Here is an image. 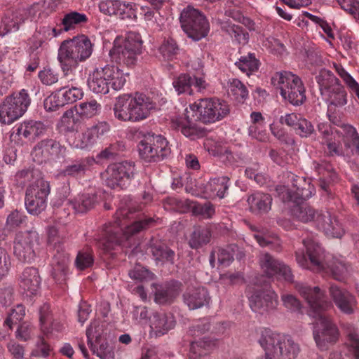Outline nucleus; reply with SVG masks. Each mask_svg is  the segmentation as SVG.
I'll use <instances>...</instances> for the list:
<instances>
[{"instance_id": "1", "label": "nucleus", "mask_w": 359, "mask_h": 359, "mask_svg": "<svg viewBox=\"0 0 359 359\" xmlns=\"http://www.w3.org/2000/svg\"><path fill=\"white\" fill-rule=\"evenodd\" d=\"M295 289L308 303L309 315L316 319L313 337L317 346L323 349L326 343L336 342L339 330L325 313L332 307V303L325 299L323 292L318 287H312L300 283L295 285Z\"/></svg>"}, {"instance_id": "2", "label": "nucleus", "mask_w": 359, "mask_h": 359, "mask_svg": "<svg viewBox=\"0 0 359 359\" xmlns=\"http://www.w3.org/2000/svg\"><path fill=\"white\" fill-rule=\"evenodd\" d=\"M306 254L296 252V259L302 267L316 272L329 270L333 278L342 281L348 276L351 268L341 258L325 255L321 246L313 239L303 241Z\"/></svg>"}, {"instance_id": "3", "label": "nucleus", "mask_w": 359, "mask_h": 359, "mask_svg": "<svg viewBox=\"0 0 359 359\" xmlns=\"http://www.w3.org/2000/svg\"><path fill=\"white\" fill-rule=\"evenodd\" d=\"M131 213L129 209L123 208L117 210L114 223L106 224L97 240L99 248L108 252L115 246L121 244L124 238L128 239L130 236L149 228L154 222L152 218H147L127 224L128 215Z\"/></svg>"}, {"instance_id": "4", "label": "nucleus", "mask_w": 359, "mask_h": 359, "mask_svg": "<svg viewBox=\"0 0 359 359\" xmlns=\"http://www.w3.org/2000/svg\"><path fill=\"white\" fill-rule=\"evenodd\" d=\"M93 45L85 35L63 41L59 48L57 59L62 71L69 81H74V73L80 62L92 54Z\"/></svg>"}, {"instance_id": "5", "label": "nucleus", "mask_w": 359, "mask_h": 359, "mask_svg": "<svg viewBox=\"0 0 359 359\" xmlns=\"http://www.w3.org/2000/svg\"><path fill=\"white\" fill-rule=\"evenodd\" d=\"M257 341L264 352L265 359H295L299 346L289 337L263 328L258 332Z\"/></svg>"}, {"instance_id": "6", "label": "nucleus", "mask_w": 359, "mask_h": 359, "mask_svg": "<svg viewBox=\"0 0 359 359\" xmlns=\"http://www.w3.org/2000/svg\"><path fill=\"white\" fill-rule=\"evenodd\" d=\"M128 75L114 65L97 67L88 76V86L94 93L106 95L110 88L114 90L122 89Z\"/></svg>"}, {"instance_id": "7", "label": "nucleus", "mask_w": 359, "mask_h": 359, "mask_svg": "<svg viewBox=\"0 0 359 359\" xmlns=\"http://www.w3.org/2000/svg\"><path fill=\"white\" fill-rule=\"evenodd\" d=\"M18 176L32 179L33 182L26 190L25 203L28 212L34 215H39L46 208L47 197L50 193L48 182L42 178L38 171L22 170Z\"/></svg>"}, {"instance_id": "8", "label": "nucleus", "mask_w": 359, "mask_h": 359, "mask_svg": "<svg viewBox=\"0 0 359 359\" xmlns=\"http://www.w3.org/2000/svg\"><path fill=\"white\" fill-rule=\"evenodd\" d=\"M320 90L328 106V111H335L348 103V93L339 80L330 71H322L317 77Z\"/></svg>"}, {"instance_id": "9", "label": "nucleus", "mask_w": 359, "mask_h": 359, "mask_svg": "<svg viewBox=\"0 0 359 359\" xmlns=\"http://www.w3.org/2000/svg\"><path fill=\"white\" fill-rule=\"evenodd\" d=\"M142 41L139 34L128 32L124 39L116 38L110 50L111 58L118 64L134 66L141 53Z\"/></svg>"}, {"instance_id": "10", "label": "nucleus", "mask_w": 359, "mask_h": 359, "mask_svg": "<svg viewBox=\"0 0 359 359\" xmlns=\"http://www.w3.org/2000/svg\"><path fill=\"white\" fill-rule=\"evenodd\" d=\"M283 98L293 105L302 104L305 99V88L301 79L290 72H277L271 79Z\"/></svg>"}, {"instance_id": "11", "label": "nucleus", "mask_w": 359, "mask_h": 359, "mask_svg": "<svg viewBox=\"0 0 359 359\" xmlns=\"http://www.w3.org/2000/svg\"><path fill=\"white\" fill-rule=\"evenodd\" d=\"M189 109L196 113L197 119L204 123L219 121L230 112L229 104L215 97L199 99L189 105Z\"/></svg>"}, {"instance_id": "12", "label": "nucleus", "mask_w": 359, "mask_h": 359, "mask_svg": "<svg viewBox=\"0 0 359 359\" xmlns=\"http://www.w3.org/2000/svg\"><path fill=\"white\" fill-rule=\"evenodd\" d=\"M135 170L133 162L125 161L109 165L100 176L107 187L123 189L130 184Z\"/></svg>"}, {"instance_id": "13", "label": "nucleus", "mask_w": 359, "mask_h": 359, "mask_svg": "<svg viewBox=\"0 0 359 359\" xmlns=\"http://www.w3.org/2000/svg\"><path fill=\"white\" fill-rule=\"evenodd\" d=\"M30 102L29 94L25 89L7 97L0 106V121L4 124H11L25 114Z\"/></svg>"}, {"instance_id": "14", "label": "nucleus", "mask_w": 359, "mask_h": 359, "mask_svg": "<svg viewBox=\"0 0 359 359\" xmlns=\"http://www.w3.org/2000/svg\"><path fill=\"white\" fill-rule=\"evenodd\" d=\"M140 156L147 162L163 160L170 154L168 142L162 135H149L138 144Z\"/></svg>"}, {"instance_id": "15", "label": "nucleus", "mask_w": 359, "mask_h": 359, "mask_svg": "<svg viewBox=\"0 0 359 359\" xmlns=\"http://www.w3.org/2000/svg\"><path fill=\"white\" fill-rule=\"evenodd\" d=\"M110 130V126L106 121H100L86 128L83 133H74L67 137L68 142L73 147L88 149L94 145L98 140L102 139Z\"/></svg>"}, {"instance_id": "16", "label": "nucleus", "mask_w": 359, "mask_h": 359, "mask_svg": "<svg viewBox=\"0 0 359 359\" xmlns=\"http://www.w3.org/2000/svg\"><path fill=\"white\" fill-rule=\"evenodd\" d=\"M39 244V237L36 231H20L14 241V255L20 262H32L35 259V247Z\"/></svg>"}, {"instance_id": "17", "label": "nucleus", "mask_w": 359, "mask_h": 359, "mask_svg": "<svg viewBox=\"0 0 359 359\" xmlns=\"http://www.w3.org/2000/svg\"><path fill=\"white\" fill-rule=\"evenodd\" d=\"M292 189L285 186H278L276 191L283 201H293L299 203L302 201L311 198L315 191V189L310 183L303 177L292 175Z\"/></svg>"}, {"instance_id": "18", "label": "nucleus", "mask_w": 359, "mask_h": 359, "mask_svg": "<svg viewBox=\"0 0 359 359\" xmlns=\"http://www.w3.org/2000/svg\"><path fill=\"white\" fill-rule=\"evenodd\" d=\"M66 154V147L54 140H44L34 147L32 156L34 161L42 163L48 160H53L64 157Z\"/></svg>"}, {"instance_id": "19", "label": "nucleus", "mask_w": 359, "mask_h": 359, "mask_svg": "<svg viewBox=\"0 0 359 359\" xmlns=\"http://www.w3.org/2000/svg\"><path fill=\"white\" fill-rule=\"evenodd\" d=\"M259 263L262 271L269 277L278 276L287 281L293 279L290 269L269 253H262L259 257Z\"/></svg>"}, {"instance_id": "20", "label": "nucleus", "mask_w": 359, "mask_h": 359, "mask_svg": "<svg viewBox=\"0 0 359 359\" xmlns=\"http://www.w3.org/2000/svg\"><path fill=\"white\" fill-rule=\"evenodd\" d=\"M132 109V123L139 122L147 118L156 107L155 102L149 96L143 93L130 94Z\"/></svg>"}, {"instance_id": "21", "label": "nucleus", "mask_w": 359, "mask_h": 359, "mask_svg": "<svg viewBox=\"0 0 359 359\" xmlns=\"http://www.w3.org/2000/svg\"><path fill=\"white\" fill-rule=\"evenodd\" d=\"M278 294L270 289L256 291L249 297L252 311L263 313L276 309L278 304Z\"/></svg>"}, {"instance_id": "22", "label": "nucleus", "mask_w": 359, "mask_h": 359, "mask_svg": "<svg viewBox=\"0 0 359 359\" xmlns=\"http://www.w3.org/2000/svg\"><path fill=\"white\" fill-rule=\"evenodd\" d=\"M315 224L318 229L329 237L341 238L345 232L342 224L330 211L318 213Z\"/></svg>"}, {"instance_id": "23", "label": "nucleus", "mask_w": 359, "mask_h": 359, "mask_svg": "<svg viewBox=\"0 0 359 359\" xmlns=\"http://www.w3.org/2000/svg\"><path fill=\"white\" fill-rule=\"evenodd\" d=\"M191 111L186 108L183 114L172 118L171 120V126L178 130L186 137L194 140L202 137L204 135V130L197 127L189 116Z\"/></svg>"}, {"instance_id": "24", "label": "nucleus", "mask_w": 359, "mask_h": 359, "mask_svg": "<svg viewBox=\"0 0 359 359\" xmlns=\"http://www.w3.org/2000/svg\"><path fill=\"white\" fill-rule=\"evenodd\" d=\"M41 278L34 267L25 268L19 278V287L27 297L36 296L41 288Z\"/></svg>"}, {"instance_id": "25", "label": "nucleus", "mask_w": 359, "mask_h": 359, "mask_svg": "<svg viewBox=\"0 0 359 359\" xmlns=\"http://www.w3.org/2000/svg\"><path fill=\"white\" fill-rule=\"evenodd\" d=\"M319 132L322 135V143L327 147L326 152L330 156H341L343 148L340 141V135L337 130L333 131L329 125H318Z\"/></svg>"}, {"instance_id": "26", "label": "nucleus", "mask_w": 359, "mask_h": 359, "mask_svg": "<svg viewBox=\"0 0 359 359\" xmlns=\"http://www.w3.org/2000/svg\"><path fill=\"white\" fill-rule=\"evenodd\" d=\"M330 292L336 306L341 312L346 314H352L354 312L356 300L349 292L342 290L337 286L332 285Z\"/></svg>"}, {"instance_id": "27", "label": "nucleus", "mask_w": 359, "mask_h": 359, "mask_svg": "<svg viewBox=\"0 0 359 359\" xmlns=\"http://www.w3.org/2000/svg\"><path fill=\"white\" fill-rule=\"evenodd\" d=\"M69 256L57 252L53 257L50 276L56 283H65L68 274Z\"/></svg>"}, {"instance_id": "28", "label": "nucleus", "mask_w": 359, "mask_h": 359, "mask_svg": "<svg viewBox=\"0 0 359 359\" xmlns=\"http://www.w3.org/2000/svg\"><path fill=\"white\" fill-rule=\"evenodd\" d=\"M39 324L41 332L44 334H51L53 332H60L63 329V325L54 320L48 304H43L39 310Z\"/></svg>"}, {"instance_id": "29", "label": "nucleus", "mask_w": 359, "mask_h": 359, "mask_svg": "<svg viewBox=\"0 0 359 359\" xmlns=\"http://www.w3.org/2000/svg\"><path fill=\"white\" fill-rule=\"evenodd\" d=\"M27 18V11H8L2 19L0 34L4 35L10 32L17 31Z\"/></svg>"}, {"instance_id": "30", "label": "nucleus", "mask_w": 359, "mask_h": 359, "mask_svg": "<svg viewBox=\"0 0 359 359\" xmlns=\"http://www.w3.org/2000/svg\"><path fill=\"white\" fill-rule=\"evenodd\" d=\"M208 290L203 287L189 288L184 294V301L191 309L201 308L209 303Z\"/></svg>"}, {"instance_id": "31", "label": "nucleus", "mask_w": 359, "mask_h": 359, "mask_svg": "<svg viewBox=\"0 0 359 359\" xmlns=\"http://www.w3.org/2000/svg\"><path fill=\"white\" fill-rule=\"evenodd\" d=\"M248 203L251 212L257 214H264L271 210L272 198L268 194L256 192L248 197Z\"/></svg>"}, {"instance_id": "32", "label": "nucleus", "mask_w": 359, "mask_h": 359, "mask_svg": "<svg viewBox=\"0 0 359 359\" xmlns=\"http://www.w3.org/2000/svg\"><path fill=\"white\" fill-rule=\"evenodd\" d=\"M175 325L174 316L171 313H156L151 320V328L156 335H163L172 329Z\"/></svg>"}, {"instance_id": "33", "label": "nucleus", "mask_w": 359, "mask_h": 359, "mask_svg": "<svg viewBox=\"0 0 359 359\" xmlns=\"http://www.w3.org/2000/svg\"><path fill=\"white\" fill-rule=\"evenodd\" d=\"M113 111L114 117L118 121L132 122L130 94H123L116 99Z\"/></svg>"}, {"instance_id": "34", "label": "nucleus", "mask_w": 359, "mask_h": 359, "mask_svg": "<svg viewBox=\"0 0 359 359\" xmlns=\"http://www.w3.org/2000/svg\"><path fill=\"white\" fill-rule=\"evenodd\" d=\"M215 346L214 341L205 338L191 344L189 359H209V354Z\"/></svg>"}, {"instance_id": "35", "label": "nucleus", "mask_w": 359, "mask_h": 359, "mask_svg": "<svg viewBox=\"0 0 359 359\" xmlns=\"http://www.w3.org/2000/svg\"><path fill=\"white\" fill-rule=\"evenodd\" d=\"M82 124L83 121L79 114L77 112L75 114L72 109H69L62 116L59 123V128L65 133H78V130Z\"/></svg>"}, {"instance_id": "36", "label": "nucleus", "mask_w": 359, "mask_h": 359, "mask_svg": "<svg viewBox=\"0 0 359 359\" xmlns=\"http://www.w3.org/2000/svg\"><path fill=\"white\" fill-rule=\"evenodd\" d=\"M313 165L315 170L320 175V186L321 189L328 192V183L334 182L337 179V173L334 171L332 165L327 162H314Z\"/></svg>"}, {"instance_id": "37", "label": "nucleus", "mask_w": 359, "mask_h": 359, "mask_svg": "<svg viewBox=\"0 0 359 359\" xmlns=\"http://www.w3.org/2000/svg\"><path fill=\"white\" fill-rule=\"evenodd\" d=\"M45 130V126L42 122L30 120L22 123L17 128L16 134L31 140L41 135Z\"/></svg>"}, {"instance_id": "38", "label": "nucleus", "mask_w": 359, "mask_h": 359, "mask_svg": "<svg viewBox=\"0 0 359 359\" xmlns=\"http://www.w3.org/2000/svg\"><path fill=\"white\" fill-rule=\"evenodd\" d=\"M229 179L226 177H219L217 178L210 179L205 187V193L208 197H219L222 198L224 197V194L228 189V182Z\"/></svg>"}, {"instance_id": "39", "label": "nucleus", "mask_w": 359, "mask_h": 359, "mask_svg": "<svg viewBox=\"0 0 359 359\" xmlns=\"http://www.w3.org/2000/svg\"><path fill=\"white\" fill-rule=\"evenodd\" d=\"M210 30V25L205 16L202 14L194 24H193L189 29H187L184 32L189 38L195 41H199L205 37Z\"/></svg>"}, {"instance_id": "40", "label": "nucleus", "mask_w": 359, "mask_h": 359, "mask_svg": "<svg viewBox=\"0 0 359 359\" xmlns=\"http://www.w3.org/2000/svg\"><path fill=\"white\" fill-rule=\"evenodd\" d=\"M97 202V196L89 194L78 195L72 201H69L74 210L81 213L86 212L93 208Z\"/></svg>"}, {"instance_id": "41", "label": "nucleus", "mask_w": 359, "mask_h": 359, "mask_svg": "<svg viewBox=\"0 0 359 359\" xmlns=\"http://www.w3.org/2000/svg\"><path fill=\"white\" fill-rule=\"evenodd\" d=\"M151 253L156 262L162 263H173L175 252L166 245L161 242H156L151 245Z\"/></svg>"}, {"instance_id": "42", "label": "nucleus", "mask_w": 359, "mask_h": 359, "mask_svg": "<svg viewBox=\"0 0 359 359\" xmlns=\"http://www.w3.org/2000/svg\"><path fill=\"white\" fill-rule=\"evenodd\" d=\"M88 22V18L85 13L71 11L64 15L62 20V25L63 26V30L68 32Z\"/></svg>"}, {"instance_id": "43", "label": "nucleus", "mask_w": 359, "mask_h": 359, "mask_svg": "<svg viewBox=\"0 0 359 359\" xmlns=\"http://www.w3.org/2000/svg\"><path fill=\"white\" fill-rule=\"evenodd\" d=\"M211 236V231L209 228L198 226L191 233L189 244L191 248L198 249L208 243Z\"/></svg>"}, {"instance_id": "44", "label": "nucleus", "mask_w": 359, "mask_h": 359, "mask_svg": "<svg viewBox=\"0 0 359 359\" xmlns=\"http://www.w3.org/2000/svg\"><path fill=\"white\" fill-rule=\"evenodd\" d=\"M101 105L95 100L82 102L76 106V111L82 118H90L97 115Z\"/></svg>"}, {"instance_id": "45", "label": "nucleus", "mask_w": 359, "mask_h": 359, "mask_svg": "<svg viewBox=\"0 0 359 359\" xmlns=\"http://www.w3.org/2000/svg\"><path fill=\"white\" fill-rule=\"evenodd\" d=\"M202 14L201 11L191 6L184 8L180 17V22L183 31L185 32L187 29H189L190 27L195 23Z\"/></svg>"}, {"instance_id": "46", "label": "nucleus", "mask_w": 359, "mask_h": 359, "mask_svg": "<svg viewBox=\"0 0 359 359\" xmlns=\"http://www.w3.org/2000/svg\"><path fill=\"white\" fill-rule=\"evenodd\" d=\"M152 286L156 289L155 302L158 304L170 302L177 295L176 290L168 285H157L153 284Z\"/></svg>"}, {"instance_id": "47", "label": "nucleus", "mask_w": 359, "mask_h": 359, "mask_svg": "<svg viewBox=\"0 0 359 359\" xmlns=\"http://www.w3.org/2000/svg\"><path fill=\"white\" fill-rule=\"evenodd\" d=\"M300 203L301 202L299 203H297V205L293 208V216L302 222H309L310 221H313L315 222V219H316L317 214L318 212H316L313 208L306 204Z\"/></svg>"}, {"instance_id": "48", "label": "nucleus", "mask_w": 359, "mask_h": 359, "mask_svg": "<svg viewBox=\"0 0 359 359\" xmlns=\"http://www.w3.org/2000/svg\"><path fill=\"white\" fill-rule=\"evenodd\" d=\"M243 72L247 75L256 72L259 67V61L252 53L242 56L235 64Z\"/></svg>"}, {"instance_id": "49", "label": "nucleus", "mask_w": 359, "mask_h": 359, "mask_svg": "<svg viewBox=\"0 0 359 359\" xmlns=\"http://www.w3.org/2000/svg\"><path fill=\"white\" fill-rule=\"evenodd\" d=\"M172 85L178 94L187 93L189 95L193 94L191 89L192 79L188 74H181L174 79Z\"/></svg>"}, {"instance_id": "50", "label": "nucleus", "mask_w": 359, "mask_h": 359, "mask_svg": "<svg viewBox=\"0 0 359 359\" xmlns=\"http://www.w3.org/2000/svg\"><path fill=\"white\" fill-rule=\"evenodd\" d=\"M189 205L194 215L201 216L204 219H210L215 213V207L210 202H206L204 204L190 202Z\"/></svg>"}, {"instance_id": "51", "label": "nucleus", "mask_w": 359, "mask_h": 359, "mask_svg": "<svg viewBox=\"0 0 359 359\" xmlns=\"http://www.w3.org/2000/svg\"><path fill=\"white\" fill-rule=\"evenodd\" d=\"M222 28L231 38H233L238 43H245L248 42V34L241 27L231 23H226Z\"/></svg>"}, {"instance_id": "52", "label": "nucleus", "mask_w": 359, "mask_h": 359, "mask_svg": "<svg viewBox=\"0 0 359 359\" xmlns=\"http://www.w3.org/2000/svg\"><path fill=\"white\" fill-rule=\"evenodd\" d=\"M229 91L238 102H243L248 95L245 86L238 79H233L229 83Z\"/></svg>"}, {"instance_id": "53", "label": "nucleus", "mask_w": 359, "mask_h": 359, "mask_svg": "<svg viewBox=\"0 0 359 359\" xmlns=\"http://www.w3.org/2000/svg\"><path fill=\"white\" fill-rule=\"evenodd\" d=\"M178 46L176 41L172 39L168 38L165 39L159 47V52L168 60H171L174 56L177 53Z\"/></svg>"}, {"instance_id": "54", "label": "nucleus", "mask_w": 359, "mask_h": 359, "mask_svg": "<svg viewBox=\"0 0 359 359\" xmlns=\"http://www.w3.org/2000/svg\"><path fill=\"white\" fill-rule=\"evenodd\" d=\"M67 87L65 86L59 89L65 104L75 102L82 98L83 93L81 88L72 86L67 89Z\"/></svg>"}, {"instance_id": "55", "label": "nucleus", "mask_w": 359, "mask_h": 359, "mask_svg": "<svg viewBox=\"0 0 359 359\" xmlns=\"http://www.w3.org/2000/svg\"><path fill=\"white\" fill-rule=\"evenodd\" d=\"M128 275L130 278L140 281H149L154 279V274L141 265H136L131 269Z\"/></svg>"}, {"instance_id": "56", "label": "nucleus", "mask_w": 359, "mask_h": 359, "mask_svg": "<svg viewBox=\"0 0 359 359\" xmlns=\"http://www.w3.org/2000/svg\"><path fill=\"white\" fill-rule=\"evenodd\" d=\"M25 316V308L22 304H18L14 309H12L8 316L4 321V325L7 326L9 330H11L13 325L17 324L20 322Z\"/></svg>"}, {"instance_id": "57", "label": "nucleus", "mask_w": 359, "mask_h": 359, "mask_svg": "<svg viewBox=\"0 0 359 359\" xmlns=\"http://www.w3.org/2000/svg\"><path fill=\"white\" fill-rule=\"evenodd\" d=\"M136 4L132 2L118 1L116 15L122 19L136 18Z\"/></svg>"}, {"instance_id": "58", "label": "nucleus", "mask_w": 359, "mask_h": 359, "mask_svg": "<svg viewBox=\"0 0 359 359\" xmlns=\"http://www.w3.org/2000/svg\"><path fill=\"white\" fill-rule=\"evenodd\" d=\"M44 107L47 111H55L66 105L60 90H56L44 100Z\"/></svg>"}, {"instance_id": "59", "label": "nucleus", "mask_w": 359, "mask_h": 359, "mask_svg": "<svg viewBox=\"0 0 359 359\" xmlns=\"http://www.w3.org/2000/svg\"><path fill=\"white\" fill-rule=\"evenodd\" d=\"M86 168L87 164L86 161L81 160L65 167L60 172V174L63 176L77 177L84 174Z\"/></svg>"}, {"instance_id": "60", "label": "nucleus", "mask_w": 359, "mask_h": 359, "mask_svg": "<svg viewBox=\"0 0 359 359\" xmlns=\"http://www.w3.org/2000/svg\"><path fill=\"white\" fill-rule=\"evenodd\" d=\"M94 262V258L90 250L80 251L79 252L75 264L78 269L84 270L90 267Z\"/></svg>"}, {"instance_id": "61", "label": "nucleus", "mask_w": 359, "mask_h": 359, "mask_svg": "<svg viewBox=\"0 0 359 359\" xmlns=\"http://www.w3.org/2000/svg\"><path fill=\"white\" fill-rule=\"evenodd\" d=\"M347 345L355 359H359V337L355 327H351L347 332Z\"/></svg>"}, {"instance_id": "62", "label": "nucleus", "mask_w": 359, "mask_h": 359, "mask_svg": "<svg viewBox=\"0 0 359 359\" xmlns=\"http://www.w3.org/2000/svg\"><path fill=\"white\" fill-rule=\"evenodd\" d=\"M27 219V217L20 211L14 210L7 217L6 226L9 229H15L23 224Z\"/></svg>"}, {"instance_id": "63", "label": "nucleus", "mask_w": 359, "mask_h": 359, "mask_svg": "<svg viewBox=\"0 0 359 359\" xmlns=\"http://www.w3.org/2000/svg\"><path fill=\"white\" fill-rule=\"evenodd\" d=\"M342 129L344 133L345 139L351 141L357 154L359 155V134L356 129L351 125H344Z\"/></svg>"}, {"instance_id": "64", "label": "nucleus", "mask_w": 359, "mask_h": 359, "mask_svg": "<svg viewBox=\"0 0 359 359\" xmlns=\"http://www.w3.org/2000/svg\"><path fill=\"white\" fill-rule=\"evenodd\" d=\"M295 130L301 137H307L314 132V128L310 121L302 117L295 127Z\"/></svg>"}]
</instances>
